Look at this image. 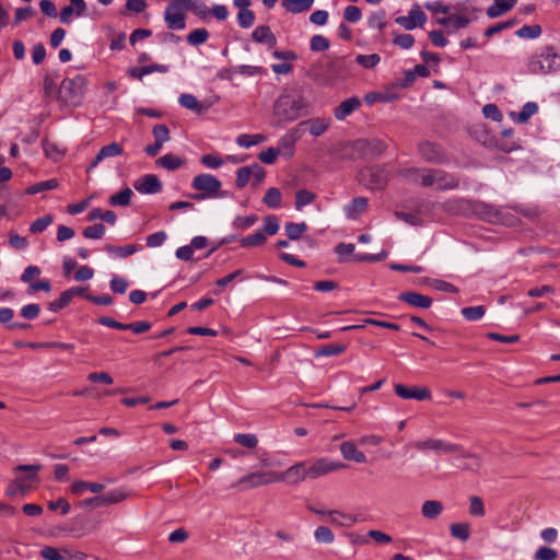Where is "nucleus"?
<instances>
[{
  "label": "nucleus",
  "instance_id": "nucleus-53",
  "mask_svg": "<svg viewBox=\"0 0 560 560\" xmlns=\"http://www.w3.org/2000/svg\"><path fill=\"white\" fill-rule=\"evenodd\" d=\"M43 149L49 159L58 160L65 155V150L60 149L56 143L45 140L43 142Z\"/></svg>",
  "mask_w": 560,
  "mask_h": 560
},
{
  "label": "nucleus",
  "instance_id": "nucleus-22",
  "mask_svg": "<svg viewBox=\"0 0 560 560\" xmlns=\"http://www.w3.org/2000/svg\"><path fill=\"white\" fill-rule=\"evenodd\" d=\"M398 300L413 307L423 310L429 308L432 305V299L430 296L412 291L401 292L398 295Z\"/></svg>",
  "mask_w": 560,
  "mask_h": 560
},
{
  "label": "nucleus",
  "instance_id": "nucleus-61",
  "mask_svg": "<svg viewBox=\"0 0 560 560\" xmlns=\"http://www.w3.org/2000/svg\"><path fill=\"white\" fill-rule=\"evenodd\" d=\"M255 22V13L252 10H243L237 13V23L243 28H249Z\"/></svg>",
  "mask_w": 560,
  "mask_h": 560
},
{
  "label": "nucleus",
  "instance_id": "nucleus-57",
  "mask_svg": "<svg viewBox=\"0 0 560 560\" xmlns=\"http://www.w3.org/2000/svg\"><path fill=\"white\" fill-rule=\"evenodd\" d=\"M314 537L319 544H330L334 541V534L327 526H319L315 529Z\"/></svg>",
  "mask_w": 560,
  "mask_h": 560
},
{
  "label": "nucleus",
  "instance_id": "nucleus-62",
  "mask_svg": "<svg viewBox=\"0 0 560 560\" xmlns=\"http://www.w3.org/2000/svg\"><path fill=\"white\" fill-rule=\"evenodd\" d=\"M152 135L154 137V141L160 142L162 144L170 140V130L163 124L155 125L152 129Z\"/></svg>",
  "mask_w": 560,
  "mask_h": 560
},
{
  "label": "nucleus",
  "instance_id": "nucleus-31",
  "mask_svg": "<svg viewBox=\"0 0 560 560\" xmlns=\"http://www.w3.org/2000/svg\"><path fill=\"white\" fill-rule=\"evenodd\" d=\"M538 112V105L535 102H527L523 105L520 113H511L512 119L518 124H525Z\"/></svg>",
  "mask_w": 560,
  "mask_h": 560
},
{
  "label": "nucleus",
  "instance_id": "nucleus-34",
  "mask_svg": "<svg viewBox=\"0 0 560 560\" xmlns=\"http://www.w3.org/2000/svg\"><path fill=\"white\" fill-rule=\"evenodd\" d=\"M133 192L129 187L121 189L120 191L109 197V205L113 207H127L130 203Z\"/></svg>",
  "mask_w": 560,
  "mask_h": 560
},
{
  "label": "nucleus",
  "instance_id": "nucleus-38",
  "mask_svg": "<svg viewBox=\"0 0 560 560\" xmlns=\"http://www.w3.org/2000/svg\"><path fill=\"white\" fill-rule=\"evenodd\" d=\"M284 230L291 241H296L307 231V225L304 222H288L284 225Z\"/></svg>",
  "mask_w": 560,
  "mask_h": 560
},
{
  "label": "nucleus",
  "instance_id": "nucleus-47",
  "mask_svg": "<svg viewBox=\"0 0 560 560\" xmlns=\"http://www.w3.org/2000/svg\"><path fill=\"white\" fill-rule=\"evenodd\" d=\"M460 313L467 320L475 322L483 317L486 308L482 305L468 306L462 308Z\"/></svg>",
  "mask_w": 560,
  "mask_h": 560
},
{
  "label": "nucleus",
  "instance_id": "nucleus-19",
  "mask_svg": "<svg viewBox=\"0 0 560 560\" xmlns=\"http://www.w3.org/2000/svg\"><path fill=\"white\" fill-rule=\"evenodd\" d=\"M83 293V289L80 287H72L63 291L60 296L48 303V310L50 312L57 313L60 310L67 307L72 299L77 295H81Z\"/></svg>",
  "mask_w": 560,
  "mask_h": 560
},
{
  "label": "nucleus",
  "instance_id": "nucleus-54",
  "mask_svg": "<svg viewBox=\"0 0 560 560\" xmlns=\"http://www.w3.org/2000/svg\"><path fill=\"white\" fill-rule=\"evenodd\" d=\"M541 34V27L535 25H523L516 31V35L521 38H536Z\"/></svg>",
  "mask_w": 560,
  "mask_h": 560
},
{
  "label": "nucleus",
  "instance_id": "nucleus-32",
  "mask_svg": "<svg viewBox=\"0 0 560 560\" xmlns=\"http://www.w3.org/2000/svg\"><path fill=\"white\" fill-rule=\"evenodd\" d=\"M186 160L167 153L156 160V164L167 171H176L185 164Z\"/></svg>",
  "mask_w": 560,
  "mask_h": 560
},
{
  "label": "nucleus",
  "instance_id": "nucleus-23",
  "mask_svg": "<svg viewBox=\"0 0 560 560\" xmlns=\"http://www.w3.org/2000/svg\"><path fill=\"white\" fill-rule=\"evenodd\" d=\"M435 184L439 190H452L459 186V180L452 174L446 173L443 170H434Z\"/></svg>",
  "mask_w": 560,
  "mask_h": 560
},
{
  "label": "nucleus",
  "instance_id": "nucleus-58",
  "mask_svg": "<svg viewBox=\"0 0 560 560\" xmlns=\"http://www.w3.org/2000/svg\"><path fill=\"white\" fill-rule=\"evenodd\" d=\"M250 177H252V165L240 167L236 171V180H235L236 186L238 188H244L248 184Z\"/></svg>",
  "mask_w": 560,
  "mask_h": 560
},
{
  "label": "nucleus",
  "instance_id": "nucleus-36",
  "mask_svg": "<svg viewBox=\"0 0 560 560\" xmlns=\"http://www.w3.org/2000/svg\"><path fill=\"white\" fill-rule=\"evenodd\" d=\"M188 11H191L199 19H207L210 16V9L203 0H188L186 2Z\"/></svg>",
  "mask_w": 560,
  "mask_h": 560
},
{
  "label": "nucleus",
  "instance_id": "nucleus-49",
  "mask_svg": "<svg viewBox=\"0 0 560 560\" xmlns=\"http://www.w3.org/2000/svg\"><path fill=\"white\" fill-rule=\"evenodd\" d=\"M52 221L54 217L51 214L38 218L30 225V232L33 234L42 233L52 223Z\"/></svg>",
  "mask_w": 560,
  "mask_h": 560
},
{
  "label": "nucleus",
  "instance_id": "nucleus-48",
  "mask_svg": "<svg viewBox=\"0 0 560 560\" xmlns=\"http://www.w3.org/2000/svg\"><path fill=\"white\" fill-rule=\"evenodd\" d=\"M234 441L248 450L255 448L258 444L257 436L252 433H236L234 435Z\"/></svg>",
  "mask_w": 560,
  "mask_h": 560
},
{
  "label": "nucleus",
  "instance_id": "nucleus-3",
  "mask_svg": "<svg viewBox=\"0 0 560 560\" xmlns=\"http://www.w3.org/2000/svg\"><path fill=\"white\" fill-rule=\"evenodd\" d=\"M528 70L533 74H547L560 70V55L553 47L546 46L532 56Z\"/></svg>",
  "mask_w": 560,
  "mask_h": 560
},
{
  "label": "nucleus",
  "instance_id": "nucleus-59",
  "mask_svg": "<svg viewBox=\"0 0 560 560\" xmlns=\"http://www.w3.org/2000/svg\"><path fill=\"white\" fill-rule=\"evenodd\" d=\"M469 513L472 516H485L486 510L482 500L479 497H471L469 499Z\"/></svg>",
  "mask_w": 560,
  "mask_h": 560
},
{
  "label": "nucleus",
  "instance_id": "nucleus-6",
  "mask_svg": "<svg viewBox=\"0 0 560 560\" xmlns=\"http://www.w3.org/2000/svg\"><path fill=\"white\" fill-rule=\"evenodd\" d=\"M188 0H172L165 8L164 21L168 30L182 31L186 27V14Z\"/></svg>",
  "mask_w": 560,
  "mask_h": 560
},
{
  "label": "nucleus",
  "instance_id": "nucleus-56",
  "mask_svg": "<svg viewBox=\"0 0 560 560\" xmlns=\"http://www.w3.org/2000/svg\"><path fill=\"white\" fill-rule=\"evenodd\" d=\"M517 23L516 20L514 19H511V20H506L504 22H500V23H497L494 25H491L490 27H488L486 31H485V36L487 37H491L504 30H508L512 26H514L515 24Z\"/></svg>",
  "mask_w": 560,
  "mask_h": 560
},
{
  "label": "nucleus",
  "instance_id": "nucleus-40",
  "mask_svg": "<svg viewBox=\"0 0 560 560\" xmlns=\"http://www.w3.org/2000/svg\"><path fill=\"white\" fill-rule=\"evenodd\" d=\"M266 140V137L261 133L247 135L242 133L236 138V143L242 148H250Z\"/></svg>",
  "mask_w": 560,
  "mask_h": 560
},
{
  "label": "nucleus",
  "instance_id": "nucleus-13",
  "mask_svg": "<svg viewBox=\"0 0 560 560\" xmlns=\"http://www.w3.org/2000/svg\"><path fill=\"white\" fill-rule=\"evenodd\" d=\"M395 22L406 31L422 27L427 22V15L418 4H415L407 16H398Z\"/></svg>",
  "mask_w": 560,
  "mask_h": 560
},
{
  "label": "nucleus",
  "instance_id": "nucleus-11",
  "mask_svg": "<svg viewBox=\"0 0 560 560\" xmlns=\"http://www.w3.org/2000/svg\"><path fill=\"white\" fill-rule=\"evenodd\" d=\"M277 482L287 481L292 485L300 483L308 478L307 462H300L282 472L276 471Z\"/></svg>",
  "mask_w": 560,
  "mask_h": 560
},
{
  "label": "nucleus",
  "instance_id": "nucleus-18",
  "mask_svg": "<svg viewBox=\"0 0 560 560\" xmlns=\"http://www.w3.org/2000/svg\"><path fill=\"white\" fill-rule=\"evenodd\" d=\"M122 152H124V149H122L121 144H119L117 142H112L107 145L102 147L86 171L91 172L102 161L109 159V158L119 156L122 154Z\"/></svg>",
  "mask_w": 560,
  "mask_h": 560
},
{
  "label": "nucleus",
  "instance_id": "nucleus-29",
  "mask_svg": "<svg viewBox=\"0 0 560 560\" xmlns=\"http://www.w3.org/2000/svg\"><path fill=\"white\" fill-rule=\"evenodd\" d=\"M517 0H493V3L487 9V15L491 19L503 15L514 8Z\"/></svg>",
  "mask_w": 560,
  "mask_h": 560
},
{
  "label": "nucleus",
  "instance_id": "nucleus-26",
  "mask_svg": "<svg viewBox=\"0 0 560 560\" xmlns=\"http://www.w3.org/2000/svg\"><path fill=\"white\" fill-rule=\"evenodd\" d=\"M178 103L182 107L187 108L196 114H202L209 109V105L197 100V97L189 93L180 94Z\"/></svg>",
  "mask_w": 560,
  "mask_h": 560
},
{
  "label": "nucleus",
  "instance_id": "nucleus-55",
  "mask_svg": "<svg viewBox=\"0 0 560 560\" xmlns=\"http://www.w3.org/2000/svg\"><path fill=\"white\" fill-rule=\"evenodd\" d=\"M470 23L469 18L462 14L450 15L448 32H454L459 28L466 27Z\"/></svg>",
  "mask_w": 560,
  "mask_h": 560
},
{
  "label": "nucleus",
  "instance_id": "nucleus-2",
  "mask_svg": "<svg viewBox=\"0 0 560 560\" xmlns=\"http://www.w3.org/2000/svg\"><path fill=\"white\" fill-rule=\"evenodd\" d=\"M191 188L197 194L190 195V197L197 201L226 198L229 196V191L222 190L221 180L209 173L196 175L191 180Z\"/></svg>",
  "mask_w": 560,
  "mask_h": 560
},
{
  "label": "nucleus",
  "instance_id": "nucleus-14",
  "mask_svg": "<svg viewBox=\"0 0 560 560\" xmlns=\"http://www.w3.org/2000/svg\"><path fill=\"white\" fill-rule=\"evenodd\" d=\"M418 149L422 159L429 163L441 164L446 161L443 149L436 143L423 141L419 144Z\"/></svg>",
  "mask_w": 560,
  "mask_h": 560
},
{
  "label": "nucleus",
  "instance_id": "nucleus-25",
  "mask_svg": "<svg viewBox=\"0 0 560 560\" xmlns=\"http://www.w3.org/2000/svg\"><path fill=\"white\" fill-rule=\"evenodd\" d=\"M252 38L256 43L268 45L269 48L275 47L277 44L275 34L267 25L257 26L252 33Z\"/></svg>",
  "mask_w": 560,
  "mask_h": 560
},
{
  "label": "nucleus",
  "instance_id": "nucleus-16",
  "mask_svg": "<svg viewBox=\"0 0 560 560\" xmlns=\"http://www.w3.org/2000/svg\"><path fill=\"white\" fill-rule=\"evenodd\" d=\"M135 189L140 194L153 195L162 190V183L154 174H147L133 183Z\"/></svg>",
  "mask_w": 560,
  "mask_h": 560
},
{
  "label": "nucleus",
  "instance_id": "nucleus-8",
  "mask_svg": "<svg viewBox=\"0 0 560 560\" xmlns=\"http://www.w3.org/2000/svg\"><path fill=\"white\" fill-rule=\"evenodd\" d=\"M273 482H277L276 471H255L240 478L233 487H240L241 490H250Z\"/></svg>",
  "mask_w": 560,
  "mask_h": 560
},
{
  "label": "nucleus",
  "instance_id": "nucleus-9",
  "mask_svg": "<svg viewBox=\"0 0 560 560\" xmlns=\"http://www.w3.org/2000/svg\"><path fill=\"white\" fill-rule=\"evenodd\" d=\"M343 467H346V464L332 460L328 457H320L314 460L313 463L307 462L308 478L317 479L322 476L339 470Z\"/></svg>",
  "mask_w": 560,
  "mask_h": 560
},
{
  "label": "nucleus",
  "instance_id": "nucleus-4",
  "mask_svg": "<svg viewBox=\"0 0 560 560\" xmlns=\"http://www.w3.org/2000/svg\"><path fill=\"white\" fill-rule=\"evenodd\" d=\"M445 208L447 211L457 210H471L480 220L486 221L491 224H495L498 222V208L499 206H494L491 203H486L483 201H468V200H455L453 202L446 203Z\"/></svg>",
  "mask_w": 560,
  "mask_h": 560
},
{
  "label": "nucleus",
  "instance_id": "nucleus-46",
  "mask_svg": "<svg viewBox=\"0 0 560 560\" xmlns=\"http://www.w3.org/2000/svg\"><path fill=\"white\" fill-rule=\"evenodd\" d=\"M258 221V217L256 214H249V215H237L234 220H233V228L236 229V230H247L249 229L250 226H253L256 222Z\"/></svg>",
  "mask_w": 560,
  "mask_h": 560
},
{
  "label": "nucleus",
  "instance_id": "nucleus-30",
  "mask_svg": "<svg viewBox=\"0 0 560 560\" xmlns=\"http://www.w3.org/2000/svg\"><path fill=\"white\" fill-rule=\"evenodd\" d=\"M443 504L438 500H427L421 505V514L424 518L435 520L443 512Z\"/></svg>",
  "mask_w": 560,
  "mask_h": 560
},
{
  "label": "nucleus",
  "instance_id": "nucleus-50",
  "mask_svg": "<svg viewBox=\"0 0 560 560\" xmlns=\"http://www.w3.org/2000/svg\"><path fill=\"white\" fill-rule=\"evenodd\" d=\"M266 242V235L261 231L249 234L241 240L242 247L259 246Z\"/></svg>",
  "mask_w": 560,
  "mask_h": 560
},
{
  "label": "nucleus",
  "instance_id": "nucleus-27",
  "mask_svg": "<svg viewBox=\"0 0 560 560\" xmlns=\"http://www.w3.org/2000/svg\"><path fill=\"white\" fill-rule=\"evenodd\" d=\"M497 220L498 222L495 224L505 226H517L521 223V220L513 211L512 206H499Z\"/></svg>",
  "mask_w": 560,
  "mask_h": 560
},
{
  "label": "nucleus",
  "instance_id": "nucleus-10",
  "mask_svg": "<svg viewBox=\"0 0 560 560\" xmlns=\"http://www.w3.org/2000/svg\"><path fill=\"white\" fill-rule=\"evenodd\" d=\"M415 447L421 452L430 450L438 454H455L462 451L460 445L453 444L440 439H427L417 441L415 443Z\"/></svg>",
  "mask_w": 560,
  "mask_h": 560
},
{
  "label": "nucleus",
  "instance_id": "nucleus-52",
  "mask_svg": "<svg viewBox=\"0 0 560 560\" xmlns=\"http://www.w3.org/2000/svg\"><path fill=\"white\" fill-rule=\"evenodd\" d=\"M355 61L364 69H373L380 63L381 57L378 54L358 55Z\"/></svg>",
  "mask_w": 560,
  "mask_h": 560
},
{
  "label": "nucleus",
  "instance_id": "nucleus-33",
  "mask_svg": "<svg viewBox=\"0 0 560 560\" xmlns=\"http://www.w3.org/2000/svg\"><path fill=\"white\" fill-rule=\"evenodd\" d=\"M314 0H282V7L291 13H302L308 11Z\"/></svg>",
  "mask_w": 560,
  "mask_h": 560
},
{
  "label": "nucleus",
  "instance_id": "nucleus-44",
  "mask_svg": "<svg viewBox=\"0 0 560 560\" xmlns=\"http://www.w3.org/2000/svg\"><path fill=\"white\" fill-rule=\"evenodd\" d=\"M200 162L208 168L218 170L224 164V158L218 153L203 154Z\"/></svg>",
  "mask_w": 560,
  "mask_h": 560
},
{
  "label": "nucleus",
  "instance_id": "nucleus-43",
  "mask_svg": "<svg viewBox=\"0 0 560 560\" xmlns=\"http://www.w3.org/2000/svg\"><path fill=\"white\" fill-rule=\"evenodd\" d=\"M208 38L209 32L206 28H196L187 35V43L191 46H199L205 44Z\"/></svg>",
  "mask_w": 560,
  "mask_h": 560
},
{
  "label": "nucleus",
  "instance_id": "nucleus-41",
  "mask_svg": "<svg viewBox=\"0 0 560 560\" xmlns=\"http://www.w3.org/2000/svg\"><path fill=\"white\" fill-rule=\"evenodd\" d=\"M512 209L517 217L521 214L527 219H535L540 214V209L537 206L515 203L512 205Z\"/></svg>",
  "mask_w": 560,
  "mask_h": 560
},
{
  "label": "nucleus",
  "instance_id": "nucleus-1",
  "mask_svg": "<svg viewBox=\"0 0 560 560\" xmlns=\"http://www.w3.org/2000/svg\"><path fill=\"white\" fill-rule=\"evenodd\" d=\"M311 104L300 89L283 91L275 101L272 116L275 125L281 126L310 114Z\"/></svg>",
  "mask_w": 560,
  "mask_h": 560
},
{
  "label": "nucleus",
  "instance_id": "nucleus-42",
  "mask_svg": "<svg viewBox=\"0 0 560 560\" xmlns=\"http://www.w3.org/2000/svg\"><path fill=\"white\" fill-rule=\"evenodd\" d=\"M387 257V252L382 250L378 254H355L354 253V245L352 244V261H359V262H374V261H382Z\"/></svg>",
  "mask_w": 560,
  "mask_h": 560
},
{
  "label": "nucleus",
  "instance_id": "nucleus-51",
  "mask_svg": "<svg viewBox=\"0 0 560 560\" xmlns=\"http://www.w3.org/2000/svg\"><path fill=\"white\" fill-rule=\"evenodd\" d=\"M106 232V228L103 223L86 226L82 234L85 238L101 240Z\"/></svg>",
  "mask_w": 560,
  "mask_h": 560
},
{
  "label": "nucleus",
  "instance_id": "nucleus-60",
  "mask_svg": "<svg viewBox=\"0 0 560 560\" xmlns=\"http://www.w3.org/2000/svg\"><path fill=\"white\" fill-rule=\"evenodd\" d=\"M109 288L114 293L124 294L128 289V281L120 276H114L109 281Z\"/></svg>",
  "mask_w": 560,
  "mask_h": 560
},
{
  "label": "nucleus",
  "instance_id": "nucleus-17",
  "mask_svg": "<svg viewBox=\"0 0 560 560\" xmlns=\"http://www.w3.org/2000/svg\"><path fill=\"white\" fill-rule=\"evenodd\" d=\"M395 393L402 399H416L419 401L427 400L431 397V393L427 387H407L402 384H395Z\"/></svg>",
  "mask_w": 560,
  "mask_h": 560
},
{
  "label": "nucleus",
  "instance_id": "nucleus-28",
  "mask_svg": "<svg viewBox=\"0 0 560 560\" xmlns=\"http://www.w3.org/2000/svg\"><path fill=\"white\" fill-rule=\"evenodd\" d=\"M101 497H102L103 506H105V505L117 504V503L125 501L126 499H128L130 497V492L126 488L120 487V488L112 489V490L107 491L106 493L101 494Z\"/></svg>",
  "mask_w": 560,
  "mask_h": 560
},
{
  "label": "nucleus",
  "instance_id": "nucleus-35",
  "mask_svg": "<svg viewBox=\"0 0 560 560\" xmlns=\"http://www.w3.org/2000/svg\"><path fill=\"white\" fill-rule=\"evenodd\" d=\"M104 249L109 255H115L118 258H127V257L133 255L138 250L137 246L133 244H129V245H125V246H115L112 244H107V245H105Z\"/></svg>",
  "mask_w": 560,
  "mask_h": 560
},
{
  "label": "nucleus",
  "instance_id": "nucleus-15",
  "mask_svg": "<svg viewBox=\"0 0 560 560\" xmlns=\"http://www.w3.org/2000/svg\"><path fill=\"white\" fill-rule=\"evenodd\" d=\"M301 133L299 127H293L288 130L278 141V147L276 149H280V154H283L285 158L291 159L295 152V143L300 140Z\"/></svg>",
  "mask_w": 560,
  "mask_h": 560
},
{
  "label": "nucleus",
  "instance_id": "nucleus-5",
  "mask_svg": "<svg viewBox=\"0 0 560 560\" xmlns=\"http://www.w3.org/2000/svg\"><path fill=\"white\" fill-rule=\"evenodd\" d=\"M85 78L77 74L61 81L58 90L59 98L68 104H78L85 91Z\"/></svg>",
  "mask_w": 560,
  "mask_h": 560
},
{
  "label": "nucleus",
  "instance_id": "nucleus-12",
  "mask_svg": "<svg viewBox=\"0 0 560 560\" xmlns=\"http://www.w3.org/2000/svg\"><path fill=\"white\" fill-rule=\"evenodd\" d=\"M383 150L384 144L380 140L358 139L352 141V155L358 153L360 158H371L381 154Z\"/></svg>",
  "mask_w": 560,
  "mask_h": 560
},
{
  "label": "nucleus",
  "instance_id": "nucleus-63",
  "mask_svg": "<svg viewBox=\"0 0 560 560\" xmlns=\"http://www.w3.org/2000/svg\"><path fill=\"white\" fill-rule=\"evenodd\" d=\"M557 558L558 551L546 546L538 548L534 555L535 560H556Z\"/></svg>",
  "mask_w": 560,
  "mask_h": 560
},
{
  "label": "nucleus",
  "instance_id": "nucleus-21",
  "mask_svg": "<svg viewBox=\"0 0 560 560\" xmlns=\"http://www.w3.org/2000/svg\"><path fill=\"white\" fill-rule=\"evenodd\" d=\"M434 170L435 168H408L405 173V177L415 182L419 178L421 186L430 187L435 184Z\"/></svg>",
  "mask_w": 560,
  "mask_h": 560
},
{
  "label": "nucleus",
  "instance_id": "nucleus-45",
  "mask_svg": "<svg viewBox=\"0 0 560 560\" xmlns=\"http://www.w3.org/2000/svg\"><path fill=\"white\" fill-rule=\"evenodd\" d=\"M315 194L310 190H298L295 194V208L301 210L303 207L311 205L315 200Z\"/></svg>",
  "mask_w": 560,
  "mask_h": 560
},
{
  "label": "nucleus",
  "instance_id": "nucleus-7",
  "mask_svg": "<svg viewBox=\"0 0 560 560\" xmlns=\"http://www.w3.org/2000/svg\"><path fill=\"white\" fill-rule=\"evenodd\" d=\"M40 469V465H19L14 468L16 472L14 485L20 489L21 494L25 495L31 491L33 485L39 481L38 471Z\"/></svg>",
  "mask_w": 560,
  "mask_h": 560
},
{
  "label": "nucleus",
  "instance_id": "nucleus-39",
  "mask_svg": "<svg viewBox=\"0 0 560 560\" xmlns=\"http://www.w3.org/2000/svg\"><path fill=\"white\" fill-rule=\"evenodd\" d=\"M281 200H282V194L280 191V189L276 188V187H271L269 188L267 191H266V195L264 196L262 198V202L271 208V209H277L280 207L281 205Z\"/></svg>",
  "mask_w": 560,
  "mask_h": 560
},
{
  "label": "nucleus",
  "instance_id": "nucleus-64",
  "mask_svg": "<svg viewBox=\"0 0 560 560\" xmlns=\"http://www.w3.org/2000/svg\"><path fill=\"white\" fill-rule=\"evenodd\" d=\"M63 550L55 547H44L40 550V556L45 560H63L66 558Z\"/></svg>",
  "mask_w": 560,
  "mask_h": 560
},
{
  "label": "nucleus",
  "instance_id": "nucleus-20",
  "mask_svg": "<svg viewBox=\"0 0 560 560\" xmlns=\"http://www.w3.org/2000/svg\"><path fill=\"white\" fill-rule=\"evenodd\" d=\"M330 122V118L315 117L301 121L296 127H299V130L301 131L303 126H308V132L311 136L320 137L328 130Z\"/></svg>",
  "mask_w": 560,
  "mask_h": 560
},
{
  "label": "nucleus",
  "instance_id": "nucleus-37",
  "mask_svg": "<svg viewBox=\"0 0 560 560\" xmlns=\"http://www.w3.org/2000/svg\"><path fill=\"white\" fill-rule=\"evenodd\" d=\"M450 532L453 538L467 541L470 536V525L465 522L453 523L450 526Z\"/></svg>",
  "mask_w": 560,
  "mask_h": 560
},
{
  "label": "nucleus",
  "instance_id": "nucleus-24",
  "mask_svg": "<svg viewBox=\"0 0 560 560\" xmlns=\"http://www.w3.org/2000/svg\"><path fill=\"white\" fill-rule=\"evenodd\" d=\"M105 486L100 482H90L84 480H74L70 486V491L74 495H82L85 491L100 494Z\"/></svg>",
  "mask_w": 560,
  "mask_h": 560
}]
</instances>
